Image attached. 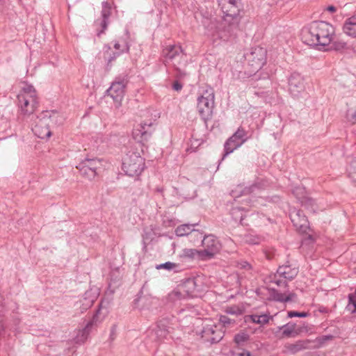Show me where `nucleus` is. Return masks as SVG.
<instances>
[{"mask_svg": "<svg viewBox=\"0 0 356 356\" xmlns=\"http://www.w3.org/2000/svg\"><path fill=\"white\" fill-rule=\"evenodd\" d=\"M308 316V314L307 312H298L296 311H290L288 312V317L293 318V317H300V318H304Z\"/></svg>", "mask_w": 356, "mask_h": 356, "instance_id": "obj_42", "label": "nucleus"}, {"mask_svg": "<svg viewBox=\"0 0 356 356\" xmlns=\"http://www.w3.org/2000/svg\"><path fill=\"white\" fill-rule=\"evenodd\" d=\"M293 193L295 195H302L303 196V194H304V188H300V187H297L293 191Z\"/></svg>", "mask_w": 356, "mask_h": 356, "instance_id": "obj_47", "label": "nucleus"}, {"mask_svg": "<svg viewBox=\"0 0 356 356\" xmlns=\"http://www.w3.org/2000/svg\"><path fill=\"white\" fill-rule=\"evenodd\" d=\"M214 107V93L212 89L207 90L197 99V110L201 118L207 121L212 116Z\"/></svg>", "mask_w": 356, "mask_h": 356, "instance_id": "obj_6", "label": "nucleus"}, {"mask_svg": "<svg viewBox=\"0 0 356 356\" xmlns=\"http://www.w3.org/2000/svg\"><path fill=\"white\" fill-rule=\"evenodd\" d=\"M235 356H252V355L249 351L243 350L241 352L236 353Z\"/></svg>", "mask_w": 356, "mask_h": 356, "instance_id": "obj_48", "label": "nucleus"}, {"mask_svg": "<svg viewBox=\"0 0 356 356\" xmlns=\"http://www.w3.org/2000/svg\"><path fill=\"white\" fill-rule=\"evenodd\" d=\"M202 245L203 250H201L202 252L201 254L204 256V260L212 259L221 249L220 241L212 234L204 237L202 241Z\"/></svg>", "mask_w": 356, "mask_h": 356, "instance_id": "obj_10", "label": "nucleus"}, {"mask_svg": "<svg viewBox=\"0 0 356 356\" xmlns=\"http://www.w3.org/2000/svg\"><path fill=\"white\" fill-rule=\"evenodd\" d=\"M244 56L253 68V71H258L266 63V50L261 47H252L245 54Z\"/></svg>", "mask_w": 356, "mask_h": 356, "instance_id": "obj_8", "label": "nucleus"}, {"mask_svg": "<svg viewBox=\"0 0 356 356\" xmlns=\"http://www.w3.org/2000/svg\"><path fill=\"white\" fill-rule=\"evenodd\" d=\"M280 330H282L283 337H290L297 334L296 332V324L287 323L279 327Z\"/></svg>", "mask_w": 356, "mask_h": 356, "instance_id": "obj_23", "label": "nucleus"}, {"mask_svg": "<svg viewBox=\"0 0 356 356\" xmlns=\"http://www.w3.org/2000/svg\"><path fill=\"white\" fill-rule=\"evenodd\" d=\"M202 338L211 343L219 342L224 337V331L216 324H206L201 332Z\"/></svg>", "mask_w": 356, "mask_h": 356, "instance_id": "obj_13", "label": "nucleus"}, {"mask_svg": "<svg viewBox=\"0 0 356 356\" xmlns=\"http://www.w3.org/2000/svg\"><path fill=\"white\" fill-rule=\"evenodd\" d=\"M128 83V75L126 74H120L115 77L111 86L106 90L107 95L113 99L115 107L117 108L122 105Z\"/></svg>", "mask_w": 356, "mask_h": 356, "instance_id": "obj_5", "label": "nucleus"}, {"mask_svg": "<svg viewBox=\"0 0 356 356\" xmlns=\"http://www.w3.org/2000/svg\"><path fill=\"white\" fill-rule=\"evenodd\" d=\"M114 48L118 51L116 53L113 54V56L108 58V62L111 63L113 60H114L117 56H118L121 53L128 51L129 46L126 42H123L120 44L119 42H115L114 44Z\"/></svg>", "mask_w": 356, "mask_h": 356, "instance_id": "obj_27", "label": "nucleus"}, {"mask_svg": "<svg viewBox=\"0 0 356 356\" xmlns=\"http://www.w3.org/2000/svg\"><path fill=\"white\" fill-rule=\"evenodd\" d=\"M258 189V187L256 185H252L248 188H245L242 190L241 186H238L237 189L232 191V196L234 198L238 197L239 195H237L238 193L241 192L244 195H250L252 193H254L256 190Z\"/></svg>", "mask_w": 356, "mask_h": 356, "instance_id": "obj_26", "label": "nucleus"}, {"mask_svg": "<svg viewBox=\"0 0 356 356\" xmlns=\"http://www.w3.org/2000/svg\"><path fill=\"white\" fill-rule=\"evenodd\" d=\"M245 242L251 244V245H255L259 244L260 243V238L256 236H253L251 234H247L245 236L244 238Z\"/></svg>", "mask_w": 356, "mask_h": 356, "instance_id": "obj_40", "label": "nucleus"}, {"mask_svg": "<svg viewBox=\"0 0 356 356\" xmlns=\"http://www.w3.org/2000/svg\"><path fill=\"white\" fill-rule=\"evenodd\" d=\"M346 118L352 124L356 123V108L348 109L346 113Z\"/></svg>", "mask_w": 356, "mask_h": 356, "instance_id": "obj_41", "label": "nucleus"}, {"mask_svg": "<svg viewBox=\"0 0 356 356\" xmlns=\"http://www.w3.org/2000/svg\"><path fill=\"white\" fill-rule=\"evenodd\" d=\"M298 273V270L296 268H292L290 266L285 265L280 266L277 270V273L274 275L273 282L277 286H286V280H291L296 277Z\"/></svg>", "mask_w": 356, "mask_h": 356, "instance_id": "obj_12", "label": "nucleus"}, {"mask_svg": "<svg viewBox=\"0 0 356 356\" xmlns=\"http://www.w3.org/2000/svg\"><path fill=\"white\" fill-rule=\"evenodd\" d=\"M247 204L250 206L257 207L258 205H264V199L261 197L256 198L254 196L247 197L243 200Z\"/></svg>", "mask_w": 356, "mask_h": 356, "instance_id": "obj_33", "label": "nucleus"}, {"mask_svg": "<svg viewBox=\"0 0 356 356\" xmlns=\"http://www.w3.org/2000/svg\"><path fill=\"white\" fill-rule=\"evenodd\" d=\"M350 177L352 179L353 181L356 184V172L350 175Z\"/></svg>", "mask_w": 356, "mask_h": 356, "instance_id": "obj_50", "label": "nucleus"}, {"mask_svg": "<svg viewBox=\"0 0 356 356\" xmlns=\"http://www.w3.org/2000/svg\"><path fill=\"white\" fill-rule=\"evenodd\" d=\"M310 343L311 341L309 340H300L296 341L295 343H289L286 345L285 348L289 353L295 354L299 351L309 348Z\"/></svg>", "mask_w": 356, "mask_h": 356, "instance_id": "obj_20", "label": "nucleus"}, {"mask_svg": "<svg viewBox=\"0 0 356 356\" xmlns=\"http://www.w3.org/2000/svg\"><path fill=\"white\" fill-rule=\"evenodd\" d=\"M196 224L189 225L184 224L178 226L175 229V234L178 236H184L189 234L194 231L193 227Z\"/></svg>", "mask_w": 356, "mask_h": 356, "instance_id": "obj_22", "label": "nucleus"}, {"mask_svg": "<svg viewBox=\"0 0 356 356\" xmlns=\"http://www.w3.org/2000/svg\"><path fill=\"white\" fill-rule=\"evenodd\" d=\"M249 318L252 322L256 324H259L260 325H264L270 321L273 318L271 316H270L269 313L268 314H252L250 315Z\"/></svg>", "mask_w": 356, "mask_h": 356, "instance_id": "obj_21", "label": "nucleus"}, {"mask_svg": "<svg viewBox=\"0 0 356 356\" xmlns=\"http://www.w3.org/2000/svg\"><path fill=\"white\" fill-rule=\"evenodd\" d=\"M334 337L331 334L329 335H323L319 337H317L314 341L316 343L314 347L319 348L323 346L326 341L333 339Z\"/></svg>", "mask_w": 356, "mask_h": 356, "instance_id": "obj_37", "label": "nucleus"}, {"mask_svg": "<svg viewBox=\"0 0 356 356\" xmlns=\"http://www.w3.org/2000/svg\"><path fill=\"white\" fill-rule=\"evenodd\" d=\"M249 339L250 335L246 332L240 331L235 334L234 341L238 346H243Z\"/></svg>", "mask_w": 356, "mask_h": 356, "instance_id": "obj_24", "label": "nucleus"}, {"mask_svg": "<svg viewBox=\"0 0 356 356\" xmlns=\"http://www.w3.org/2000/svg\"><path fill=\"white\" fill-rule=\"evenodd\" d=\"M245 209V208H241V207H233L232 209L231 210V215L233 218V219L236 222V221H240L241 222L244 217H245V215L243 214V210Z\"/></svg>", "mask_w": 356, "mask_h": 356, "instance_id": "obj_32", "label": "nucleus"}, {"mask_svg": "<svg viewBox=\"0 0 356 356\" xmlns=\"http://www.w3.org/2000/svg\"><path fill=\"white\" fill-rule=\"evenodd\" d=\"M343 31L347 35L356 38V13L346 19Z\"/></svg>", "mask_w": 356, "mask_h": 356, "instance_id": "obj_19", "label": "nucleus"}, {"mask_svg": "<svg viewBox=\"0 0 356 356\" xmlns=\"http://www.w3.org/2000/svg\"><path fill=\"white\" fill-rule=\"evenodd\" d=\"M177 72L176 76L178 78H182L186 75V73L178 67V65L174 66Z\"/></svg>", "mask_w": 356, "mask_h": 356, "instance_id": "obj_45", "label": "nucleus"}, {"mask_svg": "<svg viewBox=\"0 0 356 356\" xmlns=\"http://www.w3.org/2000/svg\"><path fill=\"white\" fill-rule=\"evenodd\" d=\"M81 163L83 165H85L86 167L91 168V170H93L95 172H97V170L98 168H99L102 165L101 161L96 159H86L84 161H83Z\"/></svg>", "mask_w": 356, "mask_h": 356, "instance_id": "obj_30", "label": "nucleus"}, {"mask_svg": "<svg viewBox=\"0 0 356 356\" xmlns=\"http://www.w3.org/2000/svg\"><path fill=\"white\" fill-rule=\"evenodd\" d=\"M76 168L79 170V172L82 176L88 178V179H92L95 178V177L97 175V172H95L93 170H91V168L86 167L85 165H83L81 163L76 166Z\"/></svg>", "mask_w": 356, "mask_h": 356, "instance_id": "obj_25", "label": "nucleus"}, {"mask_svg": "<svg viewBox=\"0 0 356 356\" xmlns=\"http://www.w3.org/2000/svg\"><path fill=\"white\" fill-rule=\"evenodd\" d=\"M117 328L118 326L116 324H113L111 327V332H110V340L113 341L117 335Z\"/></svg>", "mask_w": 356, "mask_h": 356, "instance_id": "obj_43", "label": "nucleus"}, {"mask_svg": "<svg viewBox=\"0 0 356 356\" xmlns=\"http://www.w3.org/2000/svg\"><path fill=\"white\" fill-rule=\"evenodd\" d=\"M163 55L165 58L164 63H172L174 66L185 65L186 63V55L181 47L178 45H169L163 50Z\"/></svg>", "mask_w": 356, "mask_h": 356, "instance_id": "obj_7", "label": "nucleus"}, {"mask_svg": "<svg viewBox=\"0 0 356 356\" xmlns=\"http://www.w3.org/2000/svg\"><path fill=\"white\" fill-rule=\"evenodd\" d=\"M243 267L246 268H250V265L248 262H244V264L243 265Z\"/></svg>", "mask_w": 356, "mask_h": 356, "instance_id": "obj_51", "label": "nucleus"}, {"mask_svg": "<svg viewBox=\"0 0 356 356\" xmlns=\"http://www.w3.org/2000/svg\"><path fill=\"white\" fill-rule=\"evenodd\" d=\"M152 299L150 298L147 297H141L139 298L138 301L143 304V307L147 309L149 308V303L151 302Z\"/></svg>", "mask_w": 356, "mask_h": 356, "instance_id": "obj_44", "label": "nucleus"}, {"mask_svg": "<svg viewBox=\"0 0 356 356\" xmlns=\"http://www.w3.org/2000/svg\"><path fill=\"white\" fill-rule=\"evenodd\" d=\"M182 84H181L179 81H176L172 84L173 90L176 91H180L182 89Z\"/></svg>", "mask_w": 356, "mask_h": 356, "instance_id": "obj_46", "label": "nucleus"}, {"mask_svg": "<svg viewBox=\"0 0 356 356\" xmlns=\"http://www.w3.org/2000/svg\"><path fill=\"white\" fill-rule=\"evenodd\" d=\"M90 291H87L85 293V297L83 298L84 302H83V305L84 306L83 309L84 310H86L89 307H90L92 305V304L94 303V302H95V297L90 298Z\"/></svg>", "mask_w": 356, "mask_h": 356, "instance_id": "obj_38", "label": "nucleus"}, {"mask_svg": "<svg viewBox=\"0 0 356 356\" xmlns=\"http://www.w3.org/2000/svg\"><path fill=\"white\" fill-rule=\"evenodd\" d=\"M170 296L173 299H184L188 296L187 291L185 289L184 286H179L177 289L174 290Z\"/></svg>", "mask_w": 356, "mask_h": 356, "instance_id": "obj_28", "label": "nucleus"}, {"mask_svg": "<svg viewBox=\"0 0 356 356\" xmlns=\"http://www.w3.org/2000/svg\"><path fill=\"white\" fill-rule=\"evenodd\" d=\"M245 136V131L242 128H238V130L225 142L224 145L225 153L222 159H224L228 154L233 152L234 149L241 146L247 140Z\"/></svg>", "mask_w": 356, "mask_h": 356, "instance_id": "obj_11", "label": "nucleus"}, {"mask_svg": "<svg viewBox=\"0 0 356 356\" xmlns=\"http://www.w3.org/2000/svg\"><path fill=\"white\" fill-rule=\"evenodd\" d=\"M326 10L330 12V13H334L336 10H337V8L335 6H329L327 8H326Z\"/></svg>", "mask_w": 356, "mask_h": 356, "instance_id": "obj_49", "label": "nucleus"}, {"mask_svg": "<svg viewBox=\"0 0 356 356\" xmlns=\"http://www.w3.org/2000/svg\"><path fill=\"white\" fill-rule=\"evenodd\" d=\"M64 118L54 111L42 112L32 124V131L40 138L47 139L51 136V129L63 124Z\"/></svg>", "mask_w": 356, "mask_h": 356, "instance_id": "obj_3", "label": "nucleus"}, {"mask_svg": "<svg viewBox=\"0 0 356 356\" xmlns=\"http://www.w3.org/2000/svg\"><path fill=\"white\" fill-rule=\"evenodd\" d=\"M202 252L200 250H197L195 249H185L184 250V255L186 257L191 258V259H199L203 261L204 260V256L202 255Z\"/></svg>", "mask_w": 356, "mask_h": 356, "instance_id": "obj_29", "label": "nucleus"}, {"mask_svg": "<svg viewBox=\"0 0 356 356\" xmlns=\"http://www.w3.org/2000/svg\"><path fill=\"white\" fill-rule=\"evenodd\" d=\"M219 27L217 26V24L214 22H211V24L209 25V31H211L210 33H208L209 35H211L213 40L216 39H220L222 40H228L229 37L231 36V34L229 33V31H220Z\"/></svg>", "mask_w": 356, "mask_h": 356, "instance_id": "obj_18", "label": "nucleus"}, {"mask_svg": "<svg viewBox=\"0 0 356 356\" xmlns=\"http://www.w3.org/2000/svg\"><path fill=\"white\" fill-rule=\"evenodd\" d=\"M225 312L227 314L240 316L243 314V309L237 305L227 306L225 308Z\"/></svg>", "mask_w": 356, "mask_h": 356, "instance_id": "obj_35", "label": "nucleus"}, {"mask_svg": "<svg viewBox=\"0 0 356 356\" xmlns=\"http://www.w3.org/2000/svg\"><path fill=\"white\" fill-rule=\"evenodd\" d=\"M335 37V28L324 21H314L302 31V39L309 45L327 46Z\"/></svg>", "mask_w": 356, "mask_h": 356, "instance_id": "obj_2", "label": "nucleus"}, {"mask_svg": "<svg viewBox=\"0 0 356 356\" xmlns=\"http://www.w3.org/2000/svg\"><path fill=\"white\" fill-rule=\"evenodd\" d=\"M349 303L347 306L348 309L351 312V313L356 312V289L353 293H350L348 295Z\"/></svg>", "mask_w": 356, "mask_h": 356, "instance_id": "obj_36", "label": "nucleus"}, {"mask_svg": "<svg viewBox=\"0 0 356 356\" xmlns=\"http://www.w3.org/2000/svg\"><path fill=\"white\" fill-rule=\"evenodd\" d=\"M305 90L304 81L302 76L296 72L291 74L289 79V90L290 93L298 97Z\"/></svg>", "mask_w": 356, "mask_h": 356, "instance_id": "obj_17", "label": "nucleus"}, {"mask_svg": "<svg viewBox=\"0 0 356 356\" xmlns=\"http://www.w3.org/2000/svg\"><path fill=\"white\" fill-rule=\"evenodd\" d=\"M110 300L104 298L99 304L98 309L94 314L92 319L87 323L83 329V334H88L94 325L101 323L109 313Z\"/></svg>", "mask_w": 356, "mask_h": 356, "instance_id": "obj_9", "label": "nucleus"}, {"mask_svg": "<svg viewBox=\"0 0 356 356\" xmlns=\"http://www.w3.org/2000/svg\"><path fill=\"white\" fill-rule=\"evenodd\" d=\"M293 226L300 232L305 233L309 229V222L301 210L292 209L289 214Z\"/></svg>", "mask_w": 356, "mask_h": 356, "instance_id": "obj_16", "label": "nucleus"}, {"mask_svg": "<svg viewBox=\"0 0 356 356\" xmlns=\"http://www.w3.org/2000/svg\"><path fill=\"white\" fill-rule=\"evenodd\" d=\"M111 15V6L108 1L102 2V10L101 12V18L95 22L97 29V35L99 36L107 29L109 23V17Z\"/></svg>", "mask_w": 356, "mask_h": 356, "instance_id": "obj_15", "label": "nucleus"}, {"mask_svg": "<svg viewBox=\"0 0 356 356\" xmlns=\"http://www.w3.org/2000/svg\"><path fill=\"white\" fill-rule=\"evenodd\" d=\"M219 321L224 327H233L236 325V321L226 315H221Z\"/></svg>", "mask_w": 356, "mask_h": 356, "instance_id": "obj_34", "label": "nucleus"}, {"mask_svg": "<svg viewBox=\"0 0 356 356\" xmlns=\"http://www.w3.org/2000/svg\"><path fill=\"white\" fill-rule=\"evenodd\" d=\"M17 105L19 118L23 119L30 117L38 106L37 92L30 85L24 86L17 95Z\"/></svg>", "mask_w": 356, "mask_h": 356, "instance_id": "obj_4", "label": "nucleus"}, {"mask_svg": "<svg viewBox=\"0 0 356 356\" xmlns=\"http://www.w3.org/2000/svg\"><path fill=\"white\" fill-rule=\"evenodd\" d=\"M293 297V293L286 294L277 293L275 296V299L280 302H288L292 300Z\"/></svg>", "mask_w": 356, "mask_h": 356, "instance_id": "obj_39", "label": "nucleus"}, {"mask_svg": "<svg viewBox=\"0 0 356 356\" xmlns=\"http://www.w3.org/2000/svg\"><path fill=\"white\" fill-rule=\"evenodd\" d=\"M152 122H141L133 131V138L136 143L130 147L122 160V169L130 177H138L145 168V161L141 156L144 142L151 137L154 129Z\"/></svg>", "mask_w": 356, "mask_h": 356, "instance_id": "obj_1", "label": "nucleus"}, {"mask_svg": "<svg viewBox=\"0 0 356 356\" xmlns=\"http://www.w3.org/2000/svg\"><path fill=\"white\" fill-rule=\"evenodd\" d=\"M156 268L158 270L165 269L168 271L178 272L179 268V265L176 263L171 262V261H167L164 264L157 265Z\"/></svg>", "mask_w": 356, "mask_h": 356, "instance_id": "obj_31", "label": "nucleus"}, {"mask_svg": "<svg viewBox=\"0 0 356 356\" xmlns=\"http://www.w3.org/2000/svg\"><path fill=\"white\" fill-rule=\"evenodd\" d=\"M222 13L227 17L236 18L241 10V0H217Z\"/></svg>", "mask_w": 356, "mask_h": 356, "instance_id": "obj_14", "label": "nucleus"}]
</instances>
